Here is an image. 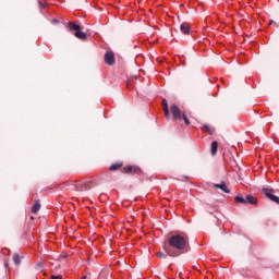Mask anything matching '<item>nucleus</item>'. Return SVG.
<instances>
[{
    "instance_id": "obj_1",
    "label": "nucleus",
    "mask_w": 279,
    "mask_h": 279,
    "mask_svg": "<svg viewBox=\"0 0 279 279\" xmlns=\"http://www.w3.org/2000/svg\"><path fill=\"white\" fill-rule=\"evenodd\" d=\"M168 245H165L168 256H180V254L189 252V235L183 232L175 233L168 239Z\"/></svg>"
},
{
    "instance_id": "obj_3",
    "label": "nucleus",
    "mask_w": 279,
    "mask_h": 279,
    "mask_svg": "<svg viewBox=\"0 0 279 279\" xmlns=\"http://www.w3.org/2000/svg\"><path fill=\"white\" fill-rule=\"evenodd\" d=\"M262 192L268 199L271 202H275V204H279V197L274 195V190L272 189H263Z\"/></svg>"
},
{
    "instance_id": "obj_9",
    "label": "nucleus",
    "mask_w": 279,
    "mask_h": 279,
    "mask_svg": "<svg viewBox=\"0 0 279 279\" xmlns=\"http://www.w3.org/2000/svg\"><path fill=\"white\" fill-rule=\"evenodd\" d=\"M163 113L166 119H169V106L167 105V99H162Z\"/></svg>"
},
{
    "instance_id": "obj_5",
    "label": "nucleus",
    "mask_w": 279,
    "mask_h": 279,
    "mask_svg": "<svg viewBox=\"0 0 279 279\" xmlns=\"http://www.w3.org/2000/svg\"><path fill=\"white\" fill-rule=\"evenodd\" d=\"M105 62L106 64H109V66H112V64H114V53L112 51H107L105 53Z\"/></svg>"
},
{
    "instance_id": "obj_22",
    "label": "nucleus",
    "mask_w": 279,
    "mask_h": 279,
    "mask_svg": "<svg viewBox=\"0 0 279 279\" xmlns=\"http://www.w3.org/2000/svg\"><path fill=\"white\" fill-rule=\"evenodd\" d=\"M52 23H58V20H52Z\"/></svg>"
},
{
    "instance_id": "obj_2",
    "label": "nucleus",
    "mask_w": 279,
    "mask_h": 279,
    "mask_svg": "<svg viewBox=\"0 0 279 279\" xmlns=\"http://www.w3.org/2000/svg\"><path fill=\"white\" fill-rule=\"evenodd\" d=\"M93 186H95L93 181L75 182L76 191H88L93 189Z\"/></svg>"
},
{
    "instance_id": "obj_11",
    "label": "nucleus",
    "mask_w": 279,
    "mask_h": 279,
    "mask_svg": "<svg viewBox=\"0 0 279 279\" xmlns=\"http://www.w3.org/2000/svg\"><path fill=\"white\" fill-rule=\"evenodd\" d=\"M74 36L78 38V40H86V35L84 32H81L80 29L74 33Z\"/></svg>"
},
{
    "instance_id": "obj_7",
    "label": "nucleus",
    "mask_w": 279,
    "mask_h": 279,
    "mask_svg": "<svg viewBox=\"0 0 279 279\" xmlns=\"http://www.w3.org/2000/svg\"><path fill=\"white\" fill-rule=\"evenodd\" d=\"M180 29H181L182 34L191 33V26H189V24H186V23L181 24Z\"/></svg>"
},
{
    "instance_id": "obj_14",
    "label": "nucleus",
    "mask_w": 279,
    "mask_h": 279,
    "mask_svg": "<svg viewBox=\"0 0 279 279\" xmlns=\"http://www.w3.org/2000/svg\"><path fill=\"white\" fill-rule=\"evenodd\" d=\"M245 199H246V204H256V203H257L256 197H254V196H252V195H247V196L245 197Z\"/></svg>"
},
{
    "instance_id": "obj_12",
    "label": "nucleus",
    "mask_w": 279,
    "mask_h": 279,
    "mask_svg": "<svg viewBox=\"0 0 279 279\" xmlns=\"http://www.w3.org/2000/svg\"><path fill=\"white\" fill-rule=\"evenodd\" d=\"M140 171H141V169L136 168V167L129 166L126 168V173H138Z\"/></svg>"
},
{
    "instance_id": "obj_13",
    "label": "nucleus",
    "mask_w": 279,
    "mask_h": 279,
    "mask_svg": "<svg viewBox=\"0 0 279 279\" xmlns=\"http://www.w3.org/2000/svg\"><path fill=\"white\" fill-rule=\"evenodd\" d=\"M38 210H40V202L36 201L32 207V213H34L36 215V213H38Z\"/></svg>"
},
{
    "instance_id": "obj_19",
    "label": "nucleus",
    "mask_w": 279,
    "mask_h": 279,
    "mask_svg": "<svg viewBox=\"0 0 279 279\" xmlns=\"http://www.w3.org/2000/svg\"><path fill=\"white\" fill-rule=\"evenodd\" d=\"M182 119L185 121L186 125H191V121H189V118L183 113Z\"/></svg>"
},
{
    "instance_id": "obj_4",
    "label": "nucleus",
    "mask_w": 279,
    "mask_h": 279,
    "mask_svg": "<svg viewBox=\"0 0 279 279\" xmlns=\"http://www.w3.org/2000/svg\"><path fill=\"white\" fill-rule=\"evenodd\" d=\"M170 112H171L174 121H181V119H182V111L180 110V108H178V106L172 105L170 107Z\"/></svg>"
},
{
    "instance_id": "obj_6",
    "label": "nucleus",
    "mask_w": 279,
    "mask_h": 279,
    "mask_svg": "<svg viewBox=\"0 0 279 279\" xmlns=\"http://www.w3.org/2000/svg\"><path fill=\"white\" fill-rule=\"evenodd\" d=\"M68 27L70 32H80V25L75 24L74 22H69Z\"/></svg>"
},
{
    "instance_id": "obj_18",
    "label": "nucleus",
    "mask_w": 279,
    "mask_h": 279,
    "mask_svg": "<svg viewBox=\"0 0 279 279\" xmlns=\"http://www.w3.org/2000/svg\"><path fill=\"white\" fill-rule=\"evenodd\" d=\"M13 262L15 263V265H21V256L19 254H14Z\"/></svg>"
},
{
    "instance_id": "obj_21",
    "label": "nucleus",
    "mask_w": 279,
    "mask_h": 279,
    "mask_svg": "<svg viewBox=\"0 0 279 279\" xmlns=\"http://www.w3.org/2000/svg\"><path fill=\"white\" fill-rule=\"evenodd\" d=\"M51 279H62V276H52Z\"/></svg>"
},
{
    "instance_id": "obj_20",
    "label": "nucleus",
    "mask_w": 279,
    "mask_h": 279,
    "mask_svg": "<svg viewBox=\"0 0 279 279\" xmlns=\"http://www.w3.org/2000/svg\"><path fill=\"white\" fill-rule=\"evenodd\" d=\"M157 256L159 258H167V255H165V253H157Z\"/></svg>"
},
{
    "instance_id": "obj_10",
    "label": "nucleus",
    "mask_w": 279,
    "mask_h": 279,
    "mask_svg": "<svg viewBox=\"0 0 279 279\" xmlns=\"http://www.w3.org/2000/svg\"><path fill=\"white\" fill-rule=\"evenodd\" d=\"M218 147H219V144H218L217 142H213V143H211V149H210L211 156H217V149H218Z\"/></svg>"
},
{
    "instance_id": "obj_8",
    "label": "nucleus",
    "mask_w": 279,
    "mask_h": 279,
    "mask_svg": "<svg viewBox=\"0 0 279 279\" xmlns=\"http://www.w3.org/2000/svg\"><path fill=\"white\" fill-rule=\"evenodd\" d=\"M214 186L215 189H220L221 191H223V193H230V190L223 182L221 184H215Z\"/></svg>"
},
{
    "instance_id": "obj_16",
    "label": "nucleus",
    "mask_w": 279,
    "mask_h": 279,
    "mask_svg": "<svg viewBox=\"0 0 279 279\" xmlns=\"http://www.w3.org/2000/svg\"><path fill=\"white\" fill-rule=\"evenodd\" d=\"M123 167V163H113L110 166V171H117V169H121Z\"/></svg>"
},
{
    "instance_id": "obj_17",
    "label": "nucleus",
    "mask_w": 279,
    "mask_h": 279,
    "mask_svg": "<svg viewBox=\"0 0 279 279\" xmlns=\"http://www.w3.org/2000/svg\"><path fill=\"white\" fill-rule=\"evenodd\" d=\"M234 199L238 204H247V201L243 196H235Z\"/></svg>"
},
{
    "instance_id": "obj_15",
    "label": "nucleus",
    "mask_w": 279,
    "mask_h": 279,
    "mask_svg": "<svg viewBox=\"0 0 279 279\" xmlns=\"http://www.w3.org/2000/svg\"><path fill=\"white\" fill-rule=\"evenodd\" d=\"M203 131L210 135H213L215 132V130L213 128L208 126L207 124L203 125Z\"/></svg>"
}]
</instances>
